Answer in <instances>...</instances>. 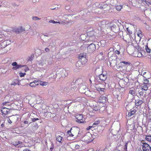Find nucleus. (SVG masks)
Returning a JSON list of instances; mask_svg holds the SVG:
<instances>
[{
  "label": "nucleus",
  "mask_w": 151,
  "mask_h": 151,
  "mask_svg": "<svg viewBox=\"0 0 151 151\" xmlns=\"http://www.w3.org/2000/svg\"><path fill=\"white\" fill-rule=\"evenodd\" d=\"M86 57V55L84 53L80 54L78 56L79 61L81 62L82 64H85L87 61Z\"/></svg>",
  "instance_id": "f257e3e1"
},
{
  "label": "nucleus",
  "mask_w": 151,
  "mask_h": 151,
  "mask_svg": "<svg viewBox=\"0 0 151 151\" xmlns=\"http://www.w3.org/2000/svg\"><path fill=\"white\" fill-rule=\"evenodd\" d=\"M71 130H72V137H73L74 138L77 137L79 132V129L77 127H74L71 128Z\"/></svg>",
  "instance_id": "f03ea898"
},
{
  "label": "nucleus",
  "mask_w": 151,
  "mask_h": 151,
  "mask_svg": "<svg viewBox=\"0 0 151 151\" xmlns=\"http://www.w3.org/2000/svg\"><path fill=\"white\" fill-rule=\"evenodd\" d=\"M142 143L143 151H151V147L149 144L145 142H142Z\"/></svg>",
  "instance_id": "7ed1b4c3"
},
{
  "label": "nucleus",
  "mask_w": 151,
  "mask_h": 151,
  "mask_svg": "<svg viewBox=\"0 0 151 151\" xmlns=\"http://www.w3.org/2000/svg\"><path fill=\"white\" fill-rule=\"evenodd\" d=\"M105 84L99 83L96 85V88L99 91H104L105 90Z\"/></svg>",
  "instance_id": "20e7f679"
},
{
  "label": "nucleus",
  "mask_w": 151,
  "mask_h": 151,
  "mask_svg": "<svg viewBox=\"0 0 151 151\" xmlns=\"http://www.w3.org/2000/svg\"><path fill=\"white\" fill-rule=\"evenodd\" d=\"M96 50L95 45L92 43L89 45L88 47V51L90 53H93Z\"/></svg>",
  "instance_id": "39448f33"
},
{
  "label": "nucleus",
  "mask_w": 151,
  "mask_h": 151,
  "mask_svg": "<svg viewBox=\"0 0 151 151\" xmlns=\"http://www.w3.org/2000/svg\"><path fill=\"white\" fill-rule=\"evenodd\" d=\"M76 118L77 119V122L79 123H84V121L83 119V116L82 114H78L76 115Z\"/></svg>",
  "instance_id": "423d86ee"
},
{
  "label": "nucleus",
  "mask_w": 151,
  "mask_h": 151,
  "mask_svg": "<svg viewBox=\"0 0 151 151\" xmlns=\"http://www.w3.org/2000/svg\"><path fill=\"white\" fill-rule=\"evenodd\" d=\"M12 65L14 66L12 68L13 70H17L19 68L23 67L22 65H19L17 64L16 62H14L12 63Z\"/></svg>",
  "instance_id": "0eeeda50"
},
{
  "label": "nucleus",
  "mask_w": 151,
  "mask_h": 151,
  "mask_svg": "<svg viewBox=\"0 0 151 151\" xmlns=\"http://www.w3.org/2000/svg\"><path fill=\"white\" fill-rule=\"evenodd\" d=\"M123 39L128 43H129L131 41V38L130 35L127 34L123 37Z\"/></svg>",
  "instance_id": "6e6552de"
},
{
  "label": "nucleus",
  "mask_w": 151,
  "mask_h": 151,
  "mask_svg": "<svg viewBox=\"0 0 151 151\" xmlns=\"http://www.w3.org/2000/svg\"><path fill=\"white\" fill-rule=\"evenodd\" d=\"M106 97L104 96H101L99 97L98 101L100 103H104L106 102Z\"/></svg>",
  "instance_id": "1a4fd4ad"
},
{
  "label": "nucleus",
  "mask_w": 151,
  "mask_h": 151,
  "mask_svg": "<svg viewBox=\"0 0 151 151\" xmlns=\"http://www.w3.org/2000/svg\"><path fill=\"white\" fill-rule=\"evenodd\" d=\"M10 111V109L6 107H3L1 109V112L4 114H6L8 113Z\"/></svg>",
  "instance_id": "9d476101"
},
{
  "label": "nucleus",
  "mask_w": 151,
  "mask_h": 151,
  "mask_svg": "<svg viewBox=\"0 0 151 151\" xmlns=\"http://www.w3.org/2000/svg\"><path fill=\"white\" fill-rule=\"evenodd\" d=\"M39 81L35 80L29 84V86L32 87H35L39 85Z\"/></svg>",
  "instance_id": "9b49d317"
},
{
  "label": "nucleus",
  "mask_w": 151,
  "mask_h": 151,
  "mask_svg": "<svg viewBox=\"0 0 151 151\" xmlns=\"http://www.w3.org/2000/svg\"><path fill=\"white\" fill-rule=\"evenodd\" d=\"M143 76L144 78H150L151 77V74L148 72H145L143 73Z\"/></svg>",
  "instance_id": "f8f14e48"
},
{
  "label": "nucleus",
  "mask_w": 151,
  "mask_h": 151,
  "mask_svg": "<svg viewBox=\"0 0 151 151\" xmlns=\"http://www.w3.org/2000/svg\"><path fill=\"white\" fill-rule=\"evenodd\" d=\"M107 76L106 74H101L99 75V78L100 80L102 81H105L106 79Z\"/></svg>",
  "instance_id": "ddd939ff"
},
{
  "label": "nucleus",
  "mask_w": 151,
  "mask_h": 151,
  "mask_svg": "<svg viewBox=\"0 0 151 151\" xmlns=\"http://www.w3.org/2000/svg\"><path fill=\"white\" fill-rule=\"evenodd\" d=\"M16 119V117L14 116H9V117L7 118V120L8 121V122L10 124H11L12 123V121H13V119Z\"/></svg>",
  "instance_id": "4468645a"
},
{
  "label": "nucleus",
  "mask_w": 151,
  "mask_h": 151,
  "mask_svg": "<svg viewBox=\"0 0 151 151\" xmlns=\"http://www.w3.org/2000/svg\"><path fill=\"white\" fill-rule=\"evenodd\" d=\"M137 110L135 109L131 110L130 112L128 113L127 116L129 117L135 114Z\"/></svg>",
  "instance_id": "2eb2a0df"
},
{
  "label": "nucleus",
  "mask_w": 151,
  "mask_h": 151,
  "mask_svg": "<svg viewBox=\"0 0 151 151\" xmlns=\"http://www.w3.org/2000/svg\"><path fill=\"white\" fill-rule=\"evenodd\" d=\"M83 65L82 64V63L79 61L76 63V66L78 69H81Z\"/></svg>",
  "instance_id": "dca6fc26"
},
{
  "label": "nucleus",
  "mask_w": 151,
  "mask_h": 151,
  "mask_svg": "<svg viewBox=\"0 0 151 151\" xmlns=\"http://www.w3.org/2000/svg\"><path fill=\"white\" fill-rule=\"evenodd\" d=\"M149 88V85L142 84L141 86V88L142 90L144 91H147Z\"/></svg>",
  "instance_id": "f3484780"
},
{
  "label": "nucleus",
  "mask_w": 151,
  "mask_h": 151,
  "mask_svg": "<svg viewBox=\"0 0 151 151\" xmlns=\"http://www.w3.org/2000/svg\"><path fill=\"white\" fill-rule=\"evenodd\" d=\"M143 103V101L142 100L140 99H138L137 101L135 102V105L137 106H141V105Z\"/></svg>",
  "instance_id": "a211bd4d"
},
{
  "label": "nucleus",
  "mask_w": 151,
  "mask_h": 151,
  "mask_svg": "<svg viewBox=\"0 0 151 151\" xmlns=\"http://www.w3.org/2000/svg\"><path fill=\"white\" fill-rule=\"evenodd\" d=\"M23 30L24 31V30L22 29V27H21L16 29L15 32L16 33H19L22 32Z\"/></svg>",
  "instance_id": "6ab92c4d"
},
{
  "label": "nucleus",
  "mask_w": 151,
  "mask_h": 151,
  "mask_svg": "<svg viewBox=\"0 0 151 151\" xmlns=\"http://www.w3.org/2000/svg\"><path fill=\"white\" fill-rule=\"evenodd\" d=\"M149 78H144L143 82V84L149 85V81L148 80Z\"/></svg>",
  "instance_id": "aec40b11"
},
{
  "label": "nucleus",
  "mask_w": 151,
  "mask_h": 151,
  "mask_svg": "<svg viewBox=\"0 0 151 151\" xmlns=\"http://www.w3.org/2000/svg\"><path fill=\"white\" fill-rule=\"evenodd\" d=\"M137 36L140 38L142 37V32L140 30H138L137 33Z\"/></svg>",
  "instance_id": "412c9836"
},
{
  "label": "nucleus",
  "mask_w": 151,
  "mask_h": 151,
  "mask_svg": "<svg viewBox=\"0 0 151 151\" xmlns=\"http://www.w3.org/2000/svg\"><path fill=\"white\" fill-rule=\"evenodd\" d=\"M40 84L42 86H46L47 85L48 82H46V81H40Z\"/></svg>",
  "instance_id": "4be33fe9"
},
{
  "label": "nucleus",
  "mask_w": 151,
  "mask_h": 151,
  "mask_svg": "<svg viewBox=\"0 0 151 151\" xmlns=\"http://www.w3.org/2000/svg\"><path fill=\"white\" fill-rule=\"evenodd\" d=\"M57 140L59 142L61 143V141L62 139V137L60 136H58L56 137Z\"/></svg>",
  "instance_id": "5701e85b"
},
{
  "label": "nucleus",
  "mask_w": 151,
  "mask_h": 151,
  "mask_svg": "<svg viewBox=\"0 0 151 151\" xmlns=\"http://www.w3.org/2000/svg\"><path fill=\"white\" fill-rule=\"evenodd\" d=\"M129 93L134 96L135 95V91L134 89H131L129 91Z\"/></svg>",
  "instance_id": "b1692460"
},
{
  "label": "nucleus",
  "mask_w": 151,
  "mask_h": 151,
  "mask_svg": "<svg viewBox=\"0 0 151 151\" xmlns=\"http://www.w3.org/2000/svg\"><path fill=\"white\" fill-rule=\"evenodd\" d=\"M122 8V6L121 5H117L116 6V9L117 10L120 11Z\"/></svg>",
  "instance_id": "393cba45"
},
{
  "label": "nucleus",
  "mask_w": 151,
  "mask_h": 151,
  "mask_svg": "<svg viewBox=\"0 0 151 151\" xmlns=\"http://www.w3.org/2000/svg\"><path fill=\"white\" fill-rule=\"evenodd\" d=\"M145 48L146 50V51L147 53H150L151 50H150L149 48L147 45H146L145 46Z\"/></svg>",
  "instance_id": "a878e982"
},
{
  "label": "nucleus",
  "mask_w": 151,
  "mask_h": 151,
  "mask_svg": "<svg viewBox=\"0 0 151 151\" xmlns=\"http://www.w3.org/2000/svg\"><path fill=\"white\" fill-rule=\"evenodd\" d=\"M145 139L147 141L151 142V136H146Z\"/></svg>",
  "instance_id": "bb28decb"
},
{
  "label": "nucleus",
  "mask_w": 151,
  "mask_h": 151,
  "mask_svg": "<svg viewBox=\"0 0 151 151\" xmlns=\"http://www.w3.org/2000/svg\"><path fill=\"white\" fill-rule=\"evenodd\" d=\"M67 134L68 135H69V136L68 137H71L72 136V130H71V129L70 130L68 131L67 132Z\"/></svg>",
  "instance_id": "cd10ccee"
},
{
  "label": "nucleus",
  "mask_w": 151,
  "mask_h": 151,
  "mask_svg": "<svg viewBox=\"0 0 151 151\" xmlns=\"http://www.w3.org/2000/svg\"><path fill=\"white\" fill-rule=\"evenodd\" d=\"M23 147L22 142L19 141L18 144L17 146L18 148H21Z\"/></svg>",
  "instance_id": "c85d7f7f"
},
{
  "label": "nucleus",
  "mask_w": 151,
  "mask_h": 151,
  "mask_svg": "<svg viewBox=\"0 0 151 151\" xmlns=\"http://www.w3.org/2000/svg\"><path fill=\"white\" fill-rule=\"evenodd\" d=\"M127 146H128V142L126 143L125 145L124 146V150L125 151H127Z\"/></svg>",
  "instance_id": "c756f323"
},
{
  "label": "nucleus",
  "mask_w": 151,
  "mask_h": 151,
  "mask_svg": "<svg viewBox=\"0 0 151 151\" xmlns=\"http://www.w3.org/2000/svg\"><path fill=\"white\" fill-rule=\"evenodd\" d=\"M100 123V121L99 120H97V121L95 122L93 124V126L95 125H97L99 124Z\"/></svg>",
  "instance_id": "7c9ffc66"
},
{
  "label": "nucleus",
  "mask_w": 151,
  "mask_h": 151,
  "mask_svg": "<svg viewBox=\"0 0 151 151\" xmlns=\"http://www.w3.org/2000/svg\"><path fill=\"white\" fill-rule=\"evenodd\" d=\"M19 141L14 142L13 145L16 147H17Z\"/></svg>",
  "instance_id": "2f4dec72"
},
{
  "label": "nucleus",
  "mask_w": 151,
  "mask_h": 151,
  "mask_svg": "<svg viewBox=\"0 0 151 151\" xmlns=\"http://www.w3.org/2000/svg\"><path fill=\"white\" fill-rule=\"evenodd\" d=\"M142 56H143V55H142L141 52H138V54L137 56V57H142Z\"/></svg>",
  "instance_id": "473e14b6"
},
{
  "label": "nucleus",
  "mask_w": 151,
  "mask_h": 151,
  "mask_svg": "<svg viewBox=\"0 0 151 151\" xmlns=\"http://www.w3.org/2000/svg\"><path fill=\"white\" fill-rule=\"evenodd\" d=\"M121 63H123L125 65L129 64L130 63L129 62L122 61L120 62Z\"/></svg>",
  "instance_id": "72a5a7b5"
},
{
  "label": "nucleus",
  "mask_w": 151,
  "mask_h": 151,
  "mask_svg": "<svg viewBox=\"0 0 151 151\" xmlns=\"http://www.w3.org/2000/svg\"><path fill=\"white\" fill-rule=\"evenodd\" d=\"M139 93L140 96H143L144 95V92L142 91H141L139 92Z\"/></svg>",
  "instance_id": "f704fd0d"
},
{
  "label": "nucleus",
  "mask_w": 151,
  "mask_h": 151,
  "mask_svg": "<svg viewBox=\"0 0 151 151\" xmlns=\"http://www.w3.org/2000/svg\"><path fill=\"white\" fill-rule=\"evenodd\" d=\"M32 19L34 20H36L37 19L39 20L40 19L38 17H32Z\"/></svg>",
  "instance_id": "c9c22d12"
},
{
  "label": "nucleus",
  "mask_w": 151,
  "mask_h": 151,
  "mask_svg": "<svg viewBox=\"0 0 151 151\" xmlns=\"http://www.w3.org/2000/svg\"><path fill=\"white\" fill-rule=\"evenodd\" d=\"M39 120V119L38 118H33L32 119V122H35L36 121H37L38 120Z\"/></svg>",
  "instance_id": "e433bc0d"
},
{
  "label": "nucleus",
  "mask_w": 151,
  "mask_h": 151,
  "mask_svg": "<svg viewBox=\"0 0 151 151\" xmlns=\"http://www.w3.org/2000/svg\"><path fill=\"white\" fill-rule=\"evenodd\" d=\"M25 74H26V73H20V77H23L25 76Z\"/></svg>",
  "instance_id": "4c0bfd02"
},
{
  "label": "nucleus",
  "mask_w": 151,
  "mask_h": 151,
  "mask_svg": "<svg viewBox=\"0 0 151 151\" xmlns=\"http://www.w3.org/2000/svg\"><path fill=\"white\" fill-rule=\"evenodd\" d=\"M80 148V146L78 145H75V148L76 149H78Z\"/></svg>",
  "instance_id": "58836bf2"
},
{
  "label": "nucleus",
  "mask_w": 151,
  "mask_h": 151,
  "mask_svg": "<svg viewBox=\"0 0 151 151\" xmlns=\"http://www.w3.org/2000/svg\"><path fill=\"white\" fill-rule=\"evenodd\" d=\"M93 126H89L88 127L86 128V129L87 130H89L90 129H91V128Z\"/></svg>",
  "instance_id": "ea45409f"
},
{
  "label": "nucleus",
  "mask_w": 151,
  "mask_h": 151,
  "mask_svg": "<svg viewBox=\"0 0 151 151\" xmlns=\"http://www.w3.org/2000/svg\"><path fill=\"white\" fill-rule=\"evenodd\" d=\"M45 50L46 52H48L50 51V49L48 48H46L45 49Z\"/></svg>",
  "instance_id": "a19ab883"
},
{
  "label": "nucleus",
  "mask_w": 151,
  "mask_h": 151,
  "mask_svg": "<svg viewBox=\"0 0 151 151\" xmlns=\"http://www.w3.org/2000/svg\"><path fill=\"white\" fill-rule=\"evenodd\" d=\"M53 148H54V145H53V144H52V147L50 148V150L51 151H52L53 150Z\"/></svg>",
  "instance_id": "79ce46f5"
},
{
  "label": "nucleus",
  "mask_w": 151,
  "mask_h": 151,
  "mask_svg": "<svg viewBox=\"0 0 151 151\" xmlns=\"http://www.w3.org/2000/svg\"><path fill=\"white\" fill-rule=\"evenodd\" d=\"M115 52L116 54H120V52L118 50H116Z\"/></svg>",
  "instance_id": "37998d69"
},
{
  "label": "nucleus",
  "mask_w": 151,
  "mask_h": 151,
  "mask_svg": "<svg viewBox=\"0 0 151 151\" xmlns=\"http://www.w3.org/2000/svg\"><path fill=\"white\" fill-rule=\"evenodd\" d=\"M146 4H147L148 5H150L151 4L148 1H146V3H145Z\"/></svg>",
  "instance_id": "c03bdc74"
},
{
  "label": "nucleus",
  "mask_w": 151,
  "mask_h": 151,
  "mask_svg": "<svg viewBox=\"0 0 151 151\" xmlns=\"http://www.w3.org/2000/svg\"><path fill=\"white\" fill-rule=\"evenodd\" d=\"M141 1L142 2L144 3H146V0H141Z\"/></svg>",
  "instance_id": "a18cd8bd"
},
{
  "label": "nucleus",
  "mask_w": 151,
  "mask_h": 151,
  "mask_svg": "<svg viewBox=\"0 0 151 151\" xmlns=\"http://www.w3.org/2000/svg\"><path fill=\"white\" fill-rule=\"evenodd\" d=\"M24 123L25 124H27L28 123V121H25L24 122Z\"/></svg>",
  "instance_id": "49530a36"
},
{
  "label": "nucleus",
  "mask_w": 151,
  "mask_h": 151,
  "mask_svg": "<svg viewBox=\"0 0 151 151\" xmlns=\"http://www.w3.org/2000/svg\"><path fill=\"white\" fill-rule=\"evenodd\" d=\"M23 151H31L27 149H25Z\"/></svg>",
  "instance_id": "de8ad7c7"
},
{
  "label": "nucleus",
  "mask_w": 151,
  "mask_h": 151,
  "mask_svg": "<svg viewBox=\"0 0 151 151\" xmlns=\"http://www.w3.org/2000/svg\"><path fill=\"white\" fill-rule=\"evenodd\" d=\"M93 108H98V107L97 106H95L93 107Z\"/></svg>",
  "instance_id": "09e8293b"
},
{
  "label": "nucleus",
  "mask_w": 151,
  "mask_h": 151,
  "mask_svg": "<svg viewBox=\"0 0 151 151\" xmlns=\"http://www.w3.org/2000/svg\"><path fill=\"white\" fill-rule=\"evenodd\" d=\"M52 23H57V22H55V21H54V20L52 21Z\"/></svg>",
  "instance_id": "8fccbe9b"
},
{
  "label": "nucleus",
  "mask_w": 151,
  "mask_h": 151,
  "mask_svg": "<svg viewBox=\"0 0 151 151\" xmlns=\"http://www.w3.org/2000/svg\"><path fill=\"white\" fill-rule=\"evenodd\" d=\"M67 73H66V74H65V75H67ZM66 76V75H65V76H63V75H62V77H65V76Z\"/></svg>",
  "instance_id": "3c124183"
},
{
  "label": "nucleus",
  "mask_w": 151,
  "mask_h": 151,
  "mask_svg": "<svg viewBox=\"0 0 151 151\" xmlns=\"http://www.w3.org/2000/svg\"><path fill=\"white\" fill-rule=\"evenodd\" d=\"M100 54L101 55H102L103 54V52H101L100 53Z\"/></svg>",
  "instance_id": "603ef678"
},
{
  "label": "nucleus",
  "mask_w": 151,
  "mask_h": 151,
  "mask_svg": "<svg viewBox=\"0 0 151 151\" xmlns=\"http://www.w3.org/2000/svg\"><path fill=\"white\" fill-rule=\"evenodd\" d=\"M128 32L129 34H132V32H129L128 31Z\"/></svg>",
  "instance_id": "864d4df0"
},
{
  "label": "nucleus",
  "mask_w": 151,
  "mask_h": 151,
  "mask_svg": "<svg viewBox=\"0 0 151 151\" xmlns=\"http://www.w3.org/2000/svg\"><path fill=\"white\" fill-rule=\"evenodd\" d=\"M7 102H5L4 103V104H7Z\"/></svg>",
  "instance_id": "5fc2aeb1"
},
{
  "label": "nucleus",
  "mask_w": 151,
  "mask_h": 151,
  "mask_svg": "<svg viewBox=\"0 0 151 151\" xmlns=\"http://www.w3.org/2000/svg\"><path fill=\"white\" fill-rule=\"evenodd\" d=\"M87 137H88L87 136H85V138H87Z\"/></svg>",
  "instance_id": "6e6d98bb"
},
{
  "label": "nucleus",
  "mask_w": 151,
  "mask_h": 151,
  "mask_svg": "<svg viewBox=\"0 0 151 151\" xmlns=\"http://www.w3.org/2000/svg\"><path fill=\"white\" fill-rule=\"evenodd\" d=\"M119 68H120V67H121V66H119Z\"/></svg>",
  "instance_id": "4d7b16f0"
},
{
  "label": "nucleus",
  "mask_w": 151,
  "mask_h": 151,
  "mask_svg": "<svg viewBox=\"0 0 151 151\" xmlns=\"http://www.w3.org/2000/svg\"><path fill=\"white\" fill-rule=\"evenodd\" d=\"M1 5L0 4V7H1Z\"/></svg>",
  "instance_id": "13d9d810"
},
{
  "label": "nucleus",
  "mask_w": 151,
  "mask_h": 151,
  "mask_svg": "<svg viewBox=\"0 0 151 151\" xmlns=\"http://www.w3.org/2000/svg\"><path fill=\"white\" fill-rule=\"evenodd\" d=\"M111 49H112V48H110L109 50H110Z\"/></svg>",
  "instance_id": "bf43d9fd"
}]
</instances>
